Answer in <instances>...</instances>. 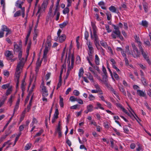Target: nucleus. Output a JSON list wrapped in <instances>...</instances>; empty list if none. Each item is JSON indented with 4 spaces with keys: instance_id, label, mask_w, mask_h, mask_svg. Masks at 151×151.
I'll use <instances>...</instances> for the list:
<instances>
[{
    "instance_id": "obj_1",
    "label": "nucleus",
    "mask_w": 151,
    "mask_h": 151,
    "mask_svg": "<svg viewBox=\"0 0 151 151\" xmlns=\"http://www.w3.org/2000/svg\"><path fill=\"white\" fill-rule=\"evenodd\" d=\"M22 52L19 53L18 54V58L20 60L17 66V70L19 71L21 68H22L24 66L25 62L26 61L24 58H22Z\"/></svg>"
},
{
    "instance_id": "obj_2",
    "label": "nucleus",
    "mask_w": 151,
    "mask_h": 151,
    "mask_svg": "<svg viewBox=\"0 0 151 151\" xmlns=\"http://www.w3.org/2000/svg\"><path fill=\"white\" fill-rule=\"evenodd\" d=\"M88 54L89 56H87L86 57V59L88 60L89 63L91 65H92V64L91 63V61L92 60L93 58V54L94 52L93 48H90L88 49Z\"/></svg>"
},
{
    "instance_id": "obj_3",
    "label": "nucleus",
    "mask_w": 151,
    "mask_h": 151,
    "mask_svg": "<svg viewBox=\"0 0 151 151\" xmlns=\"http://www.w3.org/2000/svg\"><path fill=\"white\" fill-rule=\"evenodd\" d=\"M1 30L6 32L5 35L6 37H7L8 35L11 34L12 32L11 29H9L6 26L4 25L2 26Z\"/></svg>"
},
{
    "instance_id": "obj_4",
    "label": "nucleus",
    "mask_w": 151,
    "mask_h": 151,
    "mask_svg": "<svg viewBox=\"0 0 151 151\" xmlns=\"http://www.w3.org/2000/svg\"><path fill=\"white\" fill-rule=\"evenodd\" d=\"M49 47H47V46H45V49L44 50V53L42 58V60H44V62H46L47 61V53Z\"/></svg>"
},
{
    "instance_id": "obj_5",
    "label": "nucleus",
    "mask_w": 151,
    "mask_h": 151,
    "mask_svg": "<svg viewBox=\"0 0 151 151\" xmlns=\"http://www.w3.org/2000/svg\"><path fill=\"white\" fill-rule=\"evenodd\" d=\"M14 52H19V53L21 52L22 54V51L21 47L19 46L18 44H16L14 45Z\"/></svg>"
},
{
    "instance_id": "obj_6",
    "label": "nucleus",
    "mask_w": 151,
    "mask_h": 151,
    "mask_svg": "<svg viewBox=\"0 0 151 151\" xmlns=\"http://www.w3.org/2000/svg\"><path fill=\"white\" fill-rule=\"evenodd\" d=\"M94 43L96 48L99 49L98 46L99 47L100 46L98 37L97 35L94 36Z\"/></svg>"
},
{
    "instance_id": "obj_7",
    "label": "nucleus",
    "mask_w": 151,
    "mask_h": 151,
    "mask_svg": "<svg viewBox=\"0 0 151 151\" xmlns=\"http://www.w3.org/2000/svg\"><path fill=\"white\" fill-rule=\"evenodd\" d=\"M24 3L23 1H21L20 0H18L16 2L15 6L18 8L21 9V10H22L23 8L24 7H22V5Z\"/></svg>"
},
{
    "instance_id": "obj_8",
    "label": "nucleus",
    "mask_w": 151,
    "mask_h": 151,
    "mask_svg": "<svg viewBox=\"0 0 151 151\" xmlns=\"http://www.w3.org/2000/svg\"><path fill=\"white\" fill-rule=\"evenodd\" d=\"M42 95L43 96L45 97L47 96L48 95V93L47 91L46 90V87L44 86H42Z\"/></svg>"
},
{
    "instance_id": "obj_9",
    "label": "nucleus",
    "mask_w": 151,
    "mask_h": 151,
    "mask_svg": "<svg viewBox=\"0 0 151 151\" xmlns=\"http://www.w3.org/2000/svg\"><path fill=\"white\" fill-rule=\"evenodd\" d=\"M59 9L55 8V11L54 12V13L52 15V17H53L56 14H57V17L56 19V21L58 20L60 15V13L59 11Z\"/></svg>"
},
{
    "instance_id": "obj_10",
    "label": "nucleus",
    "mask_w": 151,
    "mask_h": 151,
    "mask_svg": "<svg viewBox=\"0 0 151 151\" xmlns=\"http://www.w3.org/2000/svg\"><path fill=\"white\" fill-rule=\"evenodd\" d=\"M5 56L9 58L10 57L13 58L14 57L12 53V52L9 50L6 51L5 52Z\"/></svg>"
},
{
    "instance_id": "obj_11",
    "label": "nucleus",
    "mask_w": 151,
    "mask_h": 151,
    "mask_svg": "<svg viewBox=\"0 0 151 151\" xmlns=\"http://www.w3.org/2000/svg\"><path fill=\"white\" fill-rule=\"evenodd\" d=\"M59 37V41L60 42H63L65 41L66 38V36L65 34H62L61 36H58Z\"/></svg>"
},
{
    "instance_id": "obj_12",
    "label": "nucleus",
    "mask_w": 151,
    "mask_h": 151,
    "mask_svg": "<svg viewBox=\"0 0 151 151\" xmlns=\"http://www.w3.org/2000/svg\"><path fill=\"white\" fill-rule=\"evenodd\" d=\"M141 53L144 58L145 59L148 63L150 64V62L148 56L147 55L144 50H142V52Z\"/></svg>"
},
{
    "instance_id": "obj_13",
    "label": "nucleus",
    "mask_w": 151,
    "mask_h": 151,
    "mask_svg": "<svg viewBox=\"0 0 151 151\" xmlns=\"http://www.w3.org/2000/svg\"><path fill=\"white\" fill-rule=\"evenodd\" d=\"M20 72H19V71H17V68L16 69V72L15 73V80L16 81H19V77H20Z\"/></svg>"
},
{
    "instance_id": "obj_14",
    "label": "nucleus",
    "mask_w": 151,
    "mask_h": 151,
    "mask_svg": "<svg viewBox=\"0 0 151 151\" xmlns=\"http://www.w3.org/2000/svg\"><path fill=\"white\" fill-rule=\"evenodd\" d=\"M70 55H68V58L67 60V63H68V68H70L71 69H72L73 68L74 62H71V65L70 66Z\"/></svg>"
},
{
    "instance_id": "obj_15",
    "label": "nucleus",
    "mask_w": 151,
    "mask_h": 151,
    "mask_svg": "<svg viewBox=\"0 0 151 151\" xmlns=\"http://www.w3.org/2000/svg\"><path fill=\"white\" fill-rule=\"evenodd\" d=\"M109 10L113 12H115L117 13H119L118 11L116 10V8L114 6H111L109 8Z\"/></svg>"
},
{
    "instance_id": "obj_16",
    "label": "nucleus",
    "mask_w": 151,
    "mask_h": 151,
    "mask_svg": "<svg viewBox=\"0 0 151 151\" xmlns=\"http://www.w3.org/2000/svg\"><path fill=\"white\" fill-rule=\"evenodd\" d=\"M137 93L141 96L145 97L146 96V94L140 90H137Z\"/></svg>"
},
{
    "instance_id": "obj_17",
    "label": "nucleus",
    "mask_w": 151,
    "mask_h": 151,
    "mask_svg": "<svg viewBox=\"0 0 151 151\" xmlns=\"http://www.w3.org/2000/svg\"><path fill=\"white\" fill-rule=\"evenodd\" d=\"M103 76V81L104 83V84L106 85H107V75H104L102 76Z\"/></svg>"
},
{
    "instance_id": "obj_18",
    "label": "nucleus",
    "mask_w": 151,
    "mask_h": 151,
    "mask_svg": "<svg viewBox=\"0 0 151 151\" xmlns=\"http://www.w3.org/2000/svg\"><path fill=\"white\" fill-rule=\"evenodd\" d=\"M48 4V1L47 0H44V1L41 7L42 9H44L46 7Z\"/></svg>"
},
{
    "instance_id": "obj_19",
    "label": "nucleus",
    "mask_w": 151,
    "mask_h": 151,
    "mask_svg": "<svg viewBox=\"0 0 151 151\" xmlns=\"http://www.w3.org/2000/svg\"><path fill=\"white\" fill-rule=\"evenodd\" d=\"M21 15V10L17 11L14 14V17H19Z\"/></svg>"
},
{
    "instance_id": "obj_20",
    "label": "nucleus",
    "mask_w": 151,
    "mask_h": 151,
    "mask_svg": "<svg viewBox=\"0 0 151 151\" xmlns=\"http://www.w3.org/2000/svg\"><path fill=\"white\" fill-rule=\"evenodd\" d=\"M132 55L134 58H137L139 57L140 55V53L139 52V54H138V55H137V52H136L135 51H134V52L133 51L132 52Z\"/></svg>"
},
{
    "instance_id": "obj_21",
    "label": "nucleus",
    "mask_w": 151,
    "mask_h": 151,
    "mask_svg": "<svg viewBox=\"0 0 151 151\" xmlns=\"http://www.w3.org/2000/svg\"><path fill=\"white\" fill-rule=\"evenodd\" d=\"M119 90L123 93L124 95L126 96V93L125 91L123 88V86H119Z\"/></svg>"
},
{
    "instance_id": "obj_22",
    "label": "nucleus",
    "mask_w": 151,
    "mask_h": 151,
    "mask_svg": "<svg viewBox=\"0 0 151 151\" xmlns=\"http://www.w3.org/2000/svg\"><path fill=\"white\" fill-rule=\"evenodd\" d=\"M88 78L89 80H91L92 82H94V81L93 79V77L91 75L90 73H88L87 75Z\"/></svg>"
},
{
    "instance_id": "obj_23",
    "label": "nucleus",
    "mask_w": 151,
    "mask_h": 151,
    "mask_svg": "<svg viewBox=\"0 0 151 151\" xmlns=\"http://www.w3.org/2000/svg\"><path fill=\"white\" fill-rule=\"evenodd\" d=\"M59 113L58 110L57 108L55 109L53 118H55V119H57L58 118V115H59Z\"/></svg>"
},
{
    "instance_id": "obj_24",
    "label": "nucleus",
    "mask_w": 151,
    "mask_h": 151,
    "mask_svg": "<svg viewBox=\"0 0 151 151\" xmlns=\"http://www.w3.org/2000/svg\"><path fill=\"white\" fill-rule=\"evenodd\" d=\"M141 24L145 27H148V22L144 20L142 21Z\"/></svg>"
},
{
    "instance_id": "obj_25",
    "label": "nucleus",
    "mask_w": 151,
    "mask_h": 151,
    "mask_svg": "<svg viewBox=\"0 0 151 151\" xmlns=\"http://www.w3.org/2000/svg\"><path fill=\"white\" fill-rule=\"evenodd\" d=\"M132 46L133 47V51L134 52V51H135L136 52H137V55H138V54H139V52L138 51V50L137 48V47L133 43L132 44Z\"/></svg>"
},
{
    "instance_id": "obj_26",
    "label": "nucleus",
    "mask_w": 151,
    "mask_h": 151,
    "mask_svg": "<svg viewBox=\"0 0 151 151\" xmlns=\"http://www.w3.org/2000/svg\"><path fill=\"white\" fill-rule=\"evenodd\" d=\"M87 109L88 111L91 112L93 110V106L92 104H89L87 106Z\"/></svg>"
},
{
    "instance_id": "obj_27",
    "label": "nucleus",
    "mask_w": 151,
    "mask_h": 151,
    "mask_svg": "<svg viewBox=\"0 0 151 151\" xmlns=\"http://www.w3.org/2000/svg\"><path fill=\"white\" fill-rule=\"evenodd\" d=\"M60 102L59 104L60 106L61 107H63L64 106V104L63 103V98H62L61 96H60Z\"/></svg>"
},
{
    "instance_id": "obj_28",
    "label": "nucleus",
    "mask_w": 151,
    "mask_h": 151,
    "mask_svg": "<svg viewBox=\"0 0 151 151\" xmlns=\"http://www.w3.org/2000/svg\"><path fill=\"white\" fill-rule=\"evenodd\" d=\"M99 58L97 55H95V63L96 65H99Z\"/></svg>"
},
{
    "instance_id": "obj_29",
    "label": "nucleus",
    "mask_w": 151,
    "mask_h": 151,
    "mask_svg": "<svg viewBox=\"0 0 151 151\" xmlns=\"http://www.w3.org/2000/svg\"><path fill=\"white\" fill-rule=\"evenodd\" d=\"M98 5L101 6V8L102 9H106V8L105 7L103 6L105 5L103 1H101L100 2L98 3Z\"/></svg>"
},
{
    "instance_id": "obj_30",
    "label": "nucleus",
    "mask_w": 151,
    "mask_h": 151,
    "mask_svg": "<svg viewBox=\"0 0 151 151\" xmlns=\"http://www.w3.org/2000/svg\"><path fill=\"white\" fill-rule=\"evenodd\" d=\"M3 100L1 101H0V107L4 104L5 101L7 99V97L3 96Z\"/></svg>"
},
{
    "instance_id": "obj_31",
    "label": "nucleus",
    "mask_w": 151,
    "mask_h": 151,
    "mask_svg": "<svg viewBox=\"0 0 151 151\" xmlns=\"http://www.w3.org/2000/svg\"><path fill=\"white\" fill-rule=\"evenodd\" d=\"M83 68H81L79 70V72L78 73V76L79 78H80L81 76L83 75Z\"/></svg>"
},
{
    "instance_id": "obj_32",
    "label": "nucleus",
    "mask_w": 151,
    "mask_h": 151,
    "mask_svg": "<svg viewBox=\"0 0 151 151\" xmlns=\"http://www.w3.org/2000/svg\"><path fill=\"white\" fill-rule=\"evenodd\" d=\"M68 22L67 21L63 22V23L60 24L59 25L60 27L61 28H63L65 27L68 24Z\"/></svg>"
},
{
    "instance_id": "obj_33",
    "label": "nucleus",
    "mask_w": 151,
    "mask_h": 151,
    "mask_svg": "<svg viewBox=\"0 0 151 151\" xmlns=\"http://www.w3.org/2000/svg\"><path fill=\"white\" fill-rule=\"evenodd\" d=\"M50 39L51 37L50 36L48 37L47 41L46 42V44H47L48 47H50L51 46V44L50 41Z\"/></svg>"
},
{
    "instance_id": "obj_34",
    "label": "nucleus",
    "mask_w": 151,
    "mask_h": 151,
    "mask_svg": "<svg viewBox=\"0 0 151 151\" xmlns=\"http://www.w3.org/2000/svg\"><path fill=\"white\" fill-rule=\"evenodd\" d=\"M69 12V9L68 7L65 8L63 11V13L64 14H66L68 13Z\"/></svg>"
},
{
    "instance_id": "obj_35",
    "label": "nucleus",
    "mask_w": 151,
    "mask_h": 151,
    "mask_svg": "<svg viewBox=\"0 0 151 151\" xmlns=\"http://www.w3.org/2000/svg\"><path fill=\"white\" fill-rule=\"evenodd\" d=\"M143 8L145 12H147V3H145L143 5Z\"/></svg>"
},
{
    "instance_id": "obj_36",
    "label": "nucleus",
    "mask_w": 151,
    "mask_h": 151,
    "mask_svg": "<svg viewBox=\"0 0 151 151\" xmlns=\"http://www.w3.org/2000/svg\"><path fill=\"white\" fill-rule=\"evenodd\" d=\"M141 81L145 86H147V81L143 77L142 78Z\"/></svg>"
},
{
    "instance_id": "obj_37",
    "label": "nucleus",
    "mask_w": 151,
    "mask_h": 151,
    "mask_svg": "<svg viewBox=\"0 0 151 151\" xmlns=\"http://www.w3.org/2000/svg\"><path fill=\"white\" fill-rule=\"evenodd\" d=\"M31 145H32L31 144H27L24 147L25 150H27L29 149L31 147Z\"/></svg>"
},
{
    "instance_id": "obj_38",
    "label": "nucleus",
    "mask_w": 151,
    "mask_h": 151,
    "mask_svg": "<svg viewBox=\"0 0 151 151\" xmlns=\"http://www.w3.org/2000/svg\"><path fill=\"white\" fill-rule=\"evenodd\" d=\"M12 91V87L9 88L6 91V96H8L9 95L11 92Z\"/></svg>"
},
{
    "instance_id": "obj_39",
    "label": "nucleus",
    "mask_w": 151,
    "mask_h": 151,
    "mask_svg": "<svg viewBox=\"0 0 151 151\" xmlns=\"http://www.w3.org/2000/svg\"><path fill=\"white\" fill-rule=\"evenodd\" d=\"M43 130L42 129H41L40 131L39 132H38L36 134V135L34 136V137H36L40 136L43 133Z\"/></svg>"
},
{
    "instance_id": "obj_40",
    "label": "nucleus",
    "mask_w": 151,
    "mask_h": 151,
    "mask_svg": "<svg viewBox=\"0 0 151 151\" xmlns=\"http://www.w3.org/2000/svg\"><path fill=\"white\" fill-rule=\"evenodd\" d=\"M14 96H13L12 95L11 96L10 98L9 99L8 102L10 104V106H11L12 104V99L14 98Z\"/></svg>"
},
{
    "instance_id": "obj_41",
    "label": "nucleus",
    "mask_w": 151,
    "mask_h": 151,
    "mask_svg": "<svg viewBox=\"0 0 151 151\" xmlns=\"http://www.w3.org/2000/svg\"><path fill=\"white\" fill-rule=\"evenodd\" d=\"M106 15L107 17V19L108 20H110L111 17V13H109L108 12L106 13Z\"/></svg>"
},
{
    "instance_id": "obj_42",
    "label": "nucleus",
    "mask_w": 151,
    "mask_h": 151,
    "mask_svg": "<svg viewBox=\"0 0 151 151\" xmlns=\"http://www.w3.org/2000/svg\"><path fill=\"white\" fill-rule=\"evenodd\" d=\"M69 99L71 101H77L78 99L76 98H75L74 96H71L70 97Z\"/></svg>"
},
{
    "instance_id": "obj_43",
    "label": "nucleus",
    "mask_w": 151,
    "mask_h": 151,
    "mask_svg": "<svg viewBox=\"0 0 151 151\" xmlns=\"http://www.w3.org/2000/svg\"><path fill=\"white\" fill-rule=\"evenodd\" d=\"M38 31H34V34L33 37V40H36V38L38 35Z\"/></svg>"
},
{
    "instance_id": "obj_44",
    "label": "nucleus",
    "mask_w": 151,
    "mask_h": 151,
    "mask_svg": "<svg viewBox=\"0 0 151 151\" xmlns=\"http://www.w3.org/2000/svg\"><path fill=\"white\" fill-rule=\"evenodd\" d=\"M30 46H31V44L29 43L27 46V50H26L27 52V56L26 57V58H27V56L29 55V49H30Z\"/></svg>"
},
{
    "instance_id": "obj_45",
    "label": "nucleus",
    "mask_w": 151,
    "mask_h": 151,
    "mask_svg": "<svg viewBox=\"0 0 151 151\" xmlns=\"http://www.w3.org/2000/svg\"><path fill=\"white\" fill-rule=\"evenodd\" d=\"M66 48V45H65V47L64 48V49H63V52L62 54L61 58V60L62 61V60L63 59V57L64 55Z\"/></svg>"
},
{
    "instance_id": "obj_46",
    "label": "nucleus",
    "mask_w": 151,
    "mask_h": 151,
    "mask_svg": "<svg viewBox=\"0 0 151 151\" xmlns=\"http://www.w3.org/2000/svg\"><path fill=\"white\" fill-rule=\"evenodd\" d=\"M113 32L117 36L121 34V32L119 30H113Z\"/></svg>"
},
{
    "instance_id": "obj_47",
    "label": "nucleus",
    "mask_w": 151,
    "mask_h": 151,
    "mask_svg": "<svg viewBox=\"0 0 151 151\" xmlns=\"http://www.w3.org/2000/svg\"><path fill=\"white\" fill-rule=\"evenodd\" d=\"M79 36H78L76 38V41L77 43V48L78 49L79 47V45L80 43L79 42H78L79 39Z\"/></svg>"
},
{
    "instance_id": "obj_48",
    "label": "nucleus",
    "mask_w": 151,
    "mask_h": 151,
    "mask_svg": "<svg viewBox=\"0 0 151 151\" xmlns=\"http://www.w3.org/2000/svg\"><path fill=\"white\" fill-rule=\"evenodd\" d=\"M111 89H110V90L111 91L113 92V93L119 99V97L118 96L117 94L116 93V91H115L114 90V89L112 88V87H111Z\"/></svg>"
},
{
    "instance_id": "obj_49",
    "label": "nucleus",
    "mask_w": 151,
    "mask_h": 151,
    "mask_svg": "<svg viewBox=\"0 0 151 151\" xmlns=\"http://www.w3.org/2000/svg\"><path fill=\"white\" fill-rule=\"evenodd\" d=\"M100 44L101 45L104 47L106 48L107 46V44L106 42H103L102 41L100 42Z\"/></svg>"
},
{
    "instance_id": "obj_50",
    "label": "nucleus",
    "mask_w": 151,
    "mask_h": 151,
    "mask_svg": "<svg viewBox=\"0 0 151 151\" xmlns=\"http://www.w3.org/2000/svg\"><path fill=\"white\" fill-rule=\"evenodd\" d=\"M124 132L126 133H128L129 132V130L127 128V126H125L123 127Z\"/></svg>"
},
{
    "instance_id": "obj_51",
    "label": "nucleus",
    "mask_w": 151,
    "mask_h": 151,
    "mask_svg": "<svg viewBox=\"0 0 151 151\" xmlns=\"http://www.w3.org/2000/svg\"><path fill=\"white\" fill-rule=\"evenodd\" d=\"M9 86V84L8 83L4 85H3L2 86V88L5 89Z\"/></svg>"
},
{
    "instance_id": "obj_52",
    "label": "nucleus",
    "mask_w": 151,
    "mask_h": 151,
    "mask_svg": "<svg viewBox=\"0 0 151 151\" xmlns=\"http://www.w3.org/2000/svg\"><path fill=\"white\" fill-rule=\"evenodd\" d=\"M60 131H61V126H60L59 125H58L57 128L56 129L55 133L56 134L57 132Z\"/></svg>"
},
{
    "instance_id": "obj_53",
    "label": "nucleus",
    "mask_w": 151,
    "mask_h": 151,
    "mask_svg": "<svg viewBox=\"0 0 151 151\" xmlns=\"http://www.w3.org/2000/svg\"><path fill=\"white\" fill-rule=\"evenodd\" d=\"M4 74L5 76L8 77L9 75V73L8 71L7 70H5L4 71Z\"/></svg>"
},
{
    "instance_id": "obj_54",
    "label": "nucleus",
    "mask_w": 151,
    "mask_h": 151,
    "mask_svg": "<svg viewBox=\"0 0 151 151\" xmlns=\"http://www.w3.org/2000/svg\"><path fill=\"white\" fill-rule=\"evenodd\" d=\"M95 97L92 95L91 94L89 95L88 99L90 101L93 100L95 99Z\"/></svg>"
},
{
    "instance_id": "obj_55",
    "label": "nucleus",
    "mask_w": 151,
    "mask_h": 151,
    "mask_svg": "<svg viewBox=\"0 0 151 151\" xmlns=\"http://www.w3.org/2000/svg\"><path fill=\"white\" fill-rule=\"evenodd\" d=\"M114 76L115 78L117 80L119 79V76L115 72H114Z\"/></svg>"
},
{
    "instance_id": "obj_56",
    "label": "nucleus",
    "mask_w": 151,
    "mask_h": 151,
    "mask_svg": "<svg viewBox=\"0 0 151 151\" xmlns=\"http://www.w3.org/2000/svg\"><path fill=\"white\" fill-rule=\"evenodd\" d=\"M106 29L107 30V32L108 33L111 32V29H110L109 28V26L108 25H106Z\"/></svg>"
},
{
    "instance_id": "obj_57",
    "label": "nucleus",
    "mask_w": 151,
    "mask_h": 151,
    "mask_svg": "<svg viewBox=\"0 0 151 151\" xmlns=\"http://www.w3.org/2000/svg\"><path fill=\"white\" fill-rule=\"evenodd\" d=\"M85 38L86 40H87L89 36L88 33L87 31H86L85 32Z\"/></svg>"
},
{
    "instance_id": "obj_58",
    "label": "nucleus",
    "mask_w": 151,
    "mask_h": 151,
    "mask_svg": "<svg viewBox=\"0 0 151 151\" xmlns=\"http://www.w3.org/2000/svg\"><path fill=\"white\" fill-rule=\"evenodd\" d=\"M138 44L139 49L141 51V52H142V50H143L141 45V42H139V43H138Z\"/></svg>"
},
{
    "instance_id": "obj_59",
    "label": "nucleus",
    "mask_w": 151,
    "mask_h": 151,
    "mask_svg": "<svg viewBox=\"0 0 151 151\" xmlns=\"http://www.w3.org/2000/svg\"><path fill=\"white\" fill-rule=\"evenodd\" d=\"M102 71L104 73V75H107V73L106 72V69L105 68V67L104 66H102Z\"/></svg>"
},
{
    "instance_id": "obj_60",
    "label": "nucleus",
    "mask_w": 151,
    "mask_h": 151,
    "mask_svg": "<svg viewBox=\"0 0 151 151\" xmlns=\"http://www.w3.org/2000/svg\"><path fill=\"white\" fill-rule=\"evenodd\" d=\"M78 106V104L74 105L72 106H70V109H76L77 108V107Z\"/></svg>"
},
{
    "instance_id": "obj_61",
    "label": "nucleus",
    "mask_w": 151,
    "mask_h": 151,
    "mask_svg": "<svg viewBox=\"0 0 151 151\" xmlns=\"http://www.w3.org/2000/svg\"><path fill=\"white\" fill-rule=\"evenodd\" d=\"M73 93L76 96H78L80 94L79 92L77 90H75L73 91Z\"/></svg>"
},
{
    "instance_id": "obj_62",
    "label": "nucleus",
    "mask_w": 151,
    "mask_h": 151,
    "mask_svg": "<svg viewBox=\"0 0 151 151\" xmlns=\"http://www.w3.org/2000/svg\"><path fill=\"white\" fill-rule=\"evenodd\" d=\"M21 14H22V17H24L25 15L24 8H23L22 10H21Z\"/></svg>"
},
{
    "instance_id": "obj_63",
    "label": "nucleus",
    "mask_w": 151,
    "mask_h": 151,
    "mask_svg": "<svg viewBox=\"0 0 151 151\" xmlns=\"http://www.w3.org/2000/svg\"><path fill=\"white\" fill-rule=\"evenodd\" d=\"M24 129V125H22L19 127V130L20 132H21L23 131Z\"/></svg>"
},
{
    "instance_id": "obj_64",
    "label": "nucleus",
    "mask_w": 151,
    "mask_h": 151,
    "mask_svg": "<svg viewBox=\"0 0 151 151\" xmlns=\"http://www.w3.org/2000/svg\"><path fill=\"white\" fill-rule=\"evenodd\" d=\"M77 101L78 102L79 104H83V103L82 100L81 99H78Z\"/></svg>"
}]
</instances>
